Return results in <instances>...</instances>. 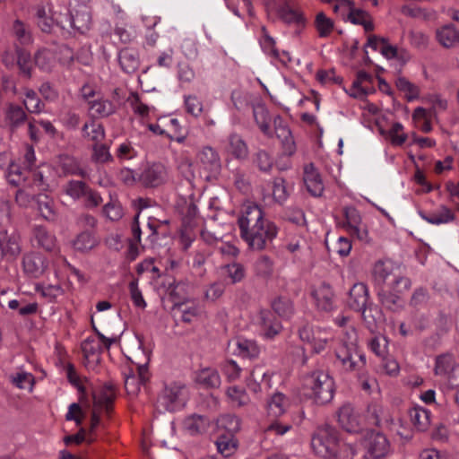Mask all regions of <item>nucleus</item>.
I'll use <instances>...</instances> for the list:
<instances>
[{
  "label": "nucleus",
  "mask_w": 459,
  "mask_h": 459,
  "mask_svg": "<svg viewBox=\"0 0 459 459\" xmlns=\"http://www.w3.org/2000/svg\"><path fill=\"white\" fill-rule=\"evenodd\" d=\"M241 238L253 251L265 249L276 238L278 228L264 219V212L257 205H248L238 220Z\"/></svg>",
  "instance_id": "nucleus-1"
},
{
  "label": "nucleus",
  "mask_w": 459,
  "mask_h": 459,
  "mask_svg": "<svg viewBox=\"0 0 459 459\" xmlns=\"http://www.w3.org/2000/svg\"><path fill=\"white\" fill-rule=\"evenodd\" d=\"M335 364L345 372L359 371L366 365V357L359 350L358 335L353 327L346 330L335 348Z\"/></svg>",
  "instance_id": "nucleus-2"
},
{
  "label": "nucleus",
  "mask_w": 459,
  "mask_h": 459,
  "mask_svg": "<svg viewBox=\"0 0 459 459\" xmlns=\"http://www.w3.org/2000/svg\"><path fill=\"white\" fill-rule=\"evenodd\" d=\"M303 386L309 391L308 395L317 404H325L333 398L334 381L324 370L317 369L307 374L303 379Z\"/></svg>",
  "instance_id": "nucleus-3"
},
{
  "label": "nucleus",
  "mask_w": 459,
  "mask_h": 459,
  "mask_svg": "<svg viewBox=\"0 0 459 459\" xmlns=\"http://www.w3.org/2000/svg\"><path fill=\"white\" fill-rule=\"evenodd\" d=\"M341 444L338 430L327 424L317 427L311 438L314 453L325 459L336 458L340 454Z\"/></svg>",
  "instance_id": "nucleus-4"
},
{
  "label": "nucleus",
  "mask_w": 459,
  "mask_h": 459,
  "mask_svg": "<svg viewBox=\"0 0 459 459\" xmlns=\"http://www.w3.org/2000/svg\"><path fill=\"white\" fill-rule=\"evenodd\" d=\"M372 276L378 288L385 284L394 285V288L403 286V289H411V280L403 275L400 265L391 260H378L375 263L372 270Z\"/></svg>",
  "instance_id": "nucleus-5"
},
{
  "label": "nucleus",
  "mask_w": 459,
  "mask_h": 459,
  "mask_svg": "<svg viewBox=\"0 0 459 459\" xmlns=\"http://www.w3.org/2000/svg\"><path fill=\"white\" fill-rule=\"evenodd\" d=\"M410 289H403V286L394 288L389 285L387 289L379 288L377 290V298L380 304L387 310L392 312H399L404 307V300L403 295Z\"/></svg>",
  "instance_id": "nucleus-6"
},
{
  "label": "nucleus",
  "mask_w": 459,
  "mask_h": 459,
  "mask_svg": "<svg viewBox=\"0 0 459 459\" xmlns=\"http://www.w3.org/2000/svg\"><path fill=\"white\" fill-rule=\"evenodd\" d=\"M22 265L24 274L31 279H39L48 268V260L38 251H30L22 256Z\"/></svg>",
  "instance_id": "nucleus-7"
},
{
  "label": "nucleus",
  "mask_w": 459,
  "mask_h": 459,
  "mask_svg": "<svg viewBox=\"0 0 459 459\" xmlns=\"http://www.w3.org/2000/svg\"><path fill=\"white\" fill-rule=\"evenodd\" d=\"M57 26L62 29L71 27L80 33L88 31L91 25V15L85 7L76 10L75 13H67L64 20H56Z\"/></svg>",
  "instance_id": "nucleus-8"
},
{
  "label": "nucleus",
  "mask_w": 459,
  "mask_h": 459,
  "mask_svg": "<svg viewBox=\"0 0 459 459\" xmlns=\"http://www.w3.org/2000/svg\"><path fill=\"white\" fill-rule=\"evenodd\" d=\"M168 179L167 168L160 162L147 165L139 176V181L146 187H156Z\"/></svg>",
  "instance_id": "nucleus-9"
},
{
  "label": "nucleus",
  "mask_w": 459,
  "mask_h": 459,
  "mask_svg": "<svg viewBox=\"0 0 459 459\" xmlns=\"http://www.w3.org/2000/svg\"><path fill=\"white\" fill-rule=\"evenodd\" d=\"M0 252L4 258L16 259L22 252L20 235L15 231L0 230Z\"/></svg>",
  "instance_id": "nucleus-10"
},
{
  "label": "nucleus",
  "mask_w": 459,
  "mask_h": 459,
  "mask_svg": "<svg viewBox=\"0 0 459 459\" xmlns=\"http://www.w3.org/2000/svg\"><path fill=\"white\" fill-rule=\"evenodd\" d=\"M343 215L345 217L343 228L352 235H355L359 240L366 241L368 236V230L362 224L359 211L353 206H346L343 208Z\"/></svg>",
  "instance_id": "nucleus-11"
},
{
  "label": "nucleus",
  "mask_w": 459,
  "mask_h": 459,
  "mask_svg": "<svg viewBox=\"0 0 459 459\" xmlns=\"http://www.w3.org/2000/svg\"><path fill=\"white\" fill-rule=\"evenodd\" d=\"M197 159L202 169L208 173L207 178H215L220 173L221 169V158L211 146L203 147L197 153Z\"/></svg>",
  "instance_id": "nucleus-12"
},
{
  "label": "nucleus",
  "mask_w": 459,
  "mask_h": 459,
  "mask_svg": "<svg viewBox=\"0 0 459 459\" xmlns=\"http://www.w3.org/2000/svg\"><path fill=\"white\" fill-rule=\"evenodd\" d=\"M273 124L275 134L281 143L283 154L292 156L296 152L297 147L290 129L283 123L279 115L273 118Z\"/></svg>",
  "instance_id": "nucleus-13"
},
{
  "label": "nucleus",
  "mask_w": 459,
  "mask_h": 459,
  "mask_svg": "<svg viewBox=\"0 0 459 459\" xmlns=\"http://www.w3.org/2000/svg\"><path fill=\"white\" fill-rule=\"evenodd\" d=\"M273 124L275 134L281 143L283 154L292 156L296 152L297 147L290 129L283 123L279 115L273 118Z\"/></svg>",
  "instance_id": "nucleus-14"
},
{
  "label": "nucleus",
  "mask_w": 459,
  "mask_h": 459,
  "mask_svg": "<svg viewBox=\"0 0 459 459\" xmlns=\"http://www.w3.org/2000/svg\"><path fill=\"white\" fill-rule=\"evenodd\" d=\"M340 426L347 432H359L360 427V416L355 408L350 404H343L337 411Z\"/></svg>",
  "instance_id": "nucleus-15"
},
{
  "label": "nucleus",
  "mask_w": 459,
  "mask_h": 459,
  "mask_svg": "<svg viewBox=\"0 0 459 459\" xmlns=\"http://www.w3.org/2000/svg\"><path fill=\"white\" fill-rule=\"evenodd\" d=\"M367 455L373 459H382L391 451L387 437L382 433L372 434L366 442Z\"/></svg>",
  "instance_id": "nucleus-16"
},
{
  "label": "nucleus",
  "mask_w": 459,
  "mask_h": 459,
  "mask_svg": "<svg viewBox=\"0 0 459 459\" xmlns=\"http://www.w3.org/2000/svg\"><path fill=\"white\" fill-rule=\"evenodd\" d=\"M312 297L319 310L330 312L334 307V293L330 284L321 282L312 290Z\"/></svg>",
  "instance_id": "nucleus-17"
},
{
  "label": "nucleus",
  "mask_w": 459,
  "mask_h": 459,
  "mask_svg": "<svg viewBox=\"0 0 459 459\" xmlns=\"http://www.w3.org/2000/svg\"><path fill=\"white\" fill-rule=\"evenodd\" d=\"M137 374L131 369L125 375V389L128 395L136 396L140 391L141 385H144L149 379L148 368L146 365H137Z\"/></svg>",
  "instance_id": "nucleus-18"
},
{
  "label": "nucleus",
  "mask_w": 459,
  "mask_h": 459,
  "mask_svg": "<svg viewBox=\"0 0 459 459\" xmlns=\"http://www.w3.org/2000/svg\"><path fill=\"white\" fill-rule=\"evenodd\" d=\"M31 243L47 252H52L56 247V238L44 226H34L31 230Z\"/></svg>",
  "instance_id": "nucleus-19"
},
{
  "label": "nucleus",
  "mask_w": 459,
  "mask_h": 459,
  "mask_svg": "<svg viewBox=\"0 0 459 459\" xmlns=\"http://www.w3.org/2000/svg\"><path fill=\"white\" fill-rule=\"evenodd\" d=\"M368 297L367 285L362 282L355 283L350 290L348 305L351 309L364 313Z\"/></svg>",
  "instance_id": "nucleus-20"
},
{
  "label": "nucleus",
  "mask_w": 459,
  "mask_h": 459,
  "mask_svg": "<svg viewBox=\"0 0 459 459\" xmlns=\"http://www.w3.org/2000/svg\"><path fill=\"white\" fill-rule=\"evenodd\" d=\"M304 183L307 191L313 196H321L324 192V183L321 175L315 166L310 163L304 168Z\"/></svg>",
  "instance_id": "nucleus-21"
},
{
  "label": "nucleus",
  "mask_w": 459,
  "mask_h": 459,
  "mask_svg": "<svg viewBox=\"0 0 459 459\" xmlns=\"http://www.w3.org/2000/svg\"><path fill=\"white\" fill-rule=\"evenodd\" d=\"M88 108L91 115L98 118L108 117L117 110V106L112 100L102 96H98L93 100H89Z\"/></svg>",
  "instance_id": "nucleus-22"
},
{
  "label": "nucleus",
  "mask_w": 459,
  "mask_h": 459,
  "mask_svg": "<svg viewBox=\"0 0 459 459\" xmlns=\"http://www.w3.org/2000/svg\"><path fill=\"white\" fill-rule=\"evenodd\" d=\"M28 120L26 111L18 104L9 103L4 111V121L12 132L22 126Z\"/></svg>",
  "instance_id": "nucleus-23"
},
{
  "label": "nucleus",
  "mask_w": 459,
  "mask_h": 459,
  "mask_svg": "<svg viewBox=\"0 0 459 459\" xmlns=\"http://www.w3.org/2000/svg\"><path fill=\"white\" fill-rule=\"evenodd\" d=\"M183 385L178 383H171L166 385L161 394L159 396V403L166 411H175L178 405L179 397Z\"/></svg>",
  "instance_id": "nucleus-24"
},
{
  "label": "nucleus",
  "mask_w": 459,
  "mask_h": 459,
  "mask_svg": "<svg viewBox=\"0 0 459 459\" xmlns=\"http://www.w3.org/2000/svg\"><path fill=\"white\" fill-rule=\"evenodd\" d=\"M277 14L284 23L294 24L298 28H303L306 24L303 13L299 9L290 6L287 1L278 7Z\"/></svg>",
  "instance_id": "nucleus-25"
},
{
  "label": "nucleus",
  "mask_w": 459,
  "mask_h": 459,
  "mask_svg": "<svg viewBox=\"0 0 459 459\" xmlns=\"http://www.w3.org/2000/svg\"><path fill=\"white\" fill-rule=\"evenodd\" d=\"M92 396L94 407L105 409L106 412L108 414L112 410V403L116 398L115 386L111 383H107L98 393L94 392Z\"/></svg>",
  "instance_id": "nucleus-26"
},
{
  "label": "nucleus",
  "mask_w": 459,
  "mask_h": 459,
  "mask_svg": "<svg viewBox=\"0 0 459 459\" xmlns=\"http://www.w3.org/2000/svg\"><path fill=\"white\" fill-rule=\"evenodd\" d=\"M118 62L121 69L128 74L135 73L141 64L138 51L132 48H124L119 51Z\"/></svg>",
  "instance_id": "nucleus-27"
},
{
  "label": "nucleus",
  "mask_w": 459,
  "mask_h": 459,
  "mask_svg": "<svg viewBox=\"0 0 459 459\" xmlns=\"http://www.w3.org/2000/svg\"><path fill=\"white\" fill-rule=\"evenodd\" d=\"M289 406V398L282 393L277 392L267 401V415L273 419H277L287 411Z\"/></svg>",
  "instance_id": "nucleus-28"
},
{
  "label": "nucleus",
  "mask_w": 459,
  "mask_h": 459,
  "mask_svg": "<svg viewBox=\"0 0 459 459\" xmlns=\"http://www.w3.org/2000/svg\"><path fill=\"white\" fill-rule=\"evenodd\" d=\"M259 321L266 338L272 339L282 329L281 323L275 318L273 314L267 309L259 312Z\"/></svg>",
  "instance_id": "nucleus-29"
},
{
  "label": "nucleus",
  "mask_w": 459,
  "mask_h": 459,
  "mask_svg": "<svg viewBox=\"0 0 459 459\" xmlns=\"http://www.w3.org/2000/svg\"><path fill=\"white\" fill-rule=\"evenodd\" d=\"M247 386L254 394L262 393L264 388L271 387L270 376L266 372H263L260 368H255L247 379Z\"/></svg>",
  "instance_id": "nucleus-30"
},
{
  "label": "nucleus",
  "mask_w": 459,
  "mask_h": 459,
  "mask_svg": "<svg viewBox=\"0 0 459 459\" xmlns=\"http://www.w3.org/2000/svg\"><path fill=\"white\" fill-rule=\"evenodd\" d=\"M459 371L455 357L450 352H446L436 357L434 373L437 376H446L449 373Z\"/></svg>",
  "instance_id": "nucleus-31"
},
{
  "label": "nucleus",
  "mask_w": 459,
  "mask_h": 459,
  "mask_svg": "<svg viewBox=\"0 0 459 459\" xmlns=\"http://www.w3.org/2000/svg\"><path fill=\"white\" fill-rule=\"evenodd\" d=\"M56 59L55 52L46 48L37 50L33 56L35 66L46 73H50L54 69Z\"/></svg>",
  "instance_id": "nucleus-32"
},
{
  "label": "nucleus",
  "mask_w": 459,
  "mask_h": 459,
  "mask_svg": "<svg viewBox=\"0 0 459 459\" xmlns=\"http://www.w3.org/2000/svg\"><path fill=\"white\" fill-rule=\"evenodd\" d=\"M409 416L412 425L418 431H426L430 426L431 413L423 407L415 406L410 409Z\"/></svg>",
  "instance_id": "nucleus-33"
},
{
  "label": "nucleus",
  "mask_w": 459,
  "mask_h": 459,
  "mask_svg": "<svg viewBox=\"0 0 459 459\" xmlns=\"http://www.w3.org/2000/svg\"><path fill=\"white\" fill-rule=\"evenodd\" d=\"M420 217L430 224L440 225L446 224L455 221V216L451 209L446 205H440L438 209L431 214L420 212Z\"/></svg>",
  "instance_id": "nucleus-34"
},
{
  "label": "nucleus",
  "mask_w": 459,
  "mask_h": 459,
  "mask_svg": "<svg viewBox=\"0 0 459 459\" xmlns=\"http://www.w3.org/2000/svg\"><path fill=\"white\" fill-rule=\"evenodd\" d=\"M38 211L40 216L48 221L54 222L57 220L58 214L55 202L48 195H38L36 197Z\"/></svg>",
  "instance_id": "nucleus-35"
},
{
  "label": "nucleus",
  "mask_w": 459,
  "mask_h": 459,
  "mask_svg": "<svg viewBox=\"0 0 459 459\" xmlns=\"http://www.w3.org/2000/svg\"><path fill=\"white\" fill-rule=\"evenodd\" d=\"M59 168L65 176L73 175L86 178L87 171L80 166L78 160L69 155H62L59 157Z\"/></svg>",
  "instance_id": "nucleus-36"
},
{
  "label": "nucleus",
  "mask_w": 459,
  "mask_h": 459,
  "mask_svg": "<svg viewBox=\"0 0 459 459\" xmlns=\"http://www.w3.org/2000/svg\"><path fill=\"white\" fill-rule=\"evenodd\" d=\"M188 290L189 285L183 281L171 284L169 287V295L174 302L173 309H181L182 305L188 300Z\"/></svg>",
  "instance_id": "nucleus-37"
},
{
  "label": "nucleus",
  "mask_w": 459,
  "mask_h": 459,
  "mask_svg": "<svg viewBox=\"0 0 459 459\" xmlns=\"http://www.w3.org/2000/svg\"><path fill=\"white\" fill-rule=\"evenodd\" d=\"M215 445L218 452L224 457L232 455L238 448V439L232 434L218 433Z\"/></svg>",
  "instance_id": "nucleus-38"
},
{
  "label": "nucleus",
  "mask_w": 459,
  "mask_h": 459,
  "mask_svg": "<svg viewBox=\"0 0 459 459\" xmlns=\"http://www.w3.org/2000/svg\"><path fill=\"white\" fill-rule=\"evenodd\" d=\"M16 58V66L19 69V75L27 80L31 79L34 62L32 61L30 53L20 47Z\"/></svg>",
  "instance_id": "nucleus-39"
},
{
  "label": "nucleus",
  "mask_w": 459,
  "mask_h": 459,
  "mask_svg": "<svg viewBox=\"0 0 459 459\" xmlns=\"http://www.w3.org/2000/svg\"><path fill=\"white\" fill-rule=\"evenodd\" d=\"M437 41L445 48L459 44V30L452 24L443 26L436 32Z\"/></svg>",
  "instance_id": "nucleus-40"
},
{
  "label": "nucleus",
  "mask_w": 459,
  "mask_h": 459,
  "mask_svg": "<svg viewBox=\"0 0 459 459\" xmlns=\"http://www.w3.org/2000/svg\"><path fill=\"white\" fill-rule=\"evenodd\" d=\"M29 172L26 168H22L19 163L12 160L8 164L5 176L11 185L18 186L27 179Z\"/></svg>",
  "instance_id": "nucleus-41"
},
{
  "label": "nucleus",
  "mask_w": 459,
  "mask_h": 459,
  "mask_svg": "<svg viewBox=\"0 0 459 459\" xmlns=\"http://www.w3.org/2000/svg\"><path fill=\"white\" fill-rule=\"evenodd\" d=\"M208 426V419L197 414L187 417L184 421L185 429L192 436L204 432Z\"/></svg>",
  "instance_id": "nucleus-42"
},
{
  "label": "nucleus",
  "mask_w": 459,
  "mask_h": 459,
  "mask_svg": "<svg viewBox=\"0 0 459 459\" xmlns=\"http://www.w3.org/2000/svg\"><path fill=\"white\" fill-rule=\"evenodd\" d=\"M271 307L274 313L281 318H290L295 311L292 300L282 296L275 298L271 302Z\"/></svg>",
  "instance_id": "nucleus-43"
},
{
  "label": "nucleus",
  "mask_w": 459,
  "mask_h": 459,
  "mask_svg": "<svg viewBox=\"0 0 459 459\" xmlns=\"http://www.w3.org/2000/svg\"><path fill=\"white\" fill-rule=\"evenodd\" d=\"M229 151L238 160H245L248 156V147L246 142L237 134H231L229 136Z\"/></svg>",
  "instance_id": "nucleus-44"
},
{
  "label": "nucleus",
  "mask_w": 459,
  "mask_h": 459,
  "mask_svg": "<svg viewBox=\"0 0 459 459\" xmlns=\"http://www.w3.org/2000/svg\"><path fill=\"white\" fill-rule=\"evenodd\" d=\"M253 115L255 123L259 126L260 130L267 136H271L272 133L270 130L271 117L268 109L264 105L259 104L253 108Z\"/></svg>",
  "instance_id": "nucleus-45"
},
{
  "label": "nucleus",
  "mask_w": 459,
  "mask_h": 459,
  "mask_svg": "<svg viewBox=\"0 0 459 459\" xmlns=\"http://www.w3.org/2000/svg\"><path fill=\"white\" fill-rule=\"evenodd\" d=\"M37 24L41 31L45 33H51L54 26L57 25L56 20H63L62 18H53L48 15L45 6L38 5L36 7Z\"/></svg>",
  "instance_id": "nucleus-46"
},
{
  "label": "nucleus",
  "mask_w": 459,
  "mask_h": 459,
  "mask_svg": "<svg viewBox=\"0 0 459 459\" xmlns=\"http://www.w3.org/2000/svg\"><path fill=\"white\" fill-rule=\"evenodd\" d=\"M274 263L268 255H261L254 264V271L257 277L270 279L273 274Z\"/></svg>",
  "instance_id": "nucleus-47"
},
{
  "label": "nucleus",
  "mask_w": 459,
  "mask_h": 459,
  "mask_svg": "<svg viewBox=\"0 0 459 459\" xmlns=\"http://www.w3.org/2000/svg\"><path fill=\"white\" fill-rule=\"evenodd\" d=\"M218 433L232 434L235 436L240 429V420L235 415H222L218 420Z\"/></svg>",
  "instance_id": "nucleus-48"
},
{
  "label": "nucleus",
  "mask_w": 459,
  "mask_h": 459,
  "mask_svg": "<svg viewBox=\"0 0 459 459\" xmlns=\"http://www.w3.org/2000/svg\"><path fill=\"white\" fill-rule=\"evenodd\" d=\"M226 394L230 403L236 407H243L250 403V398L242 387L233 385L228 387Z\"/></svg>",
  "instance_id": "nucleus-49"
},
{
  "label": "nucleus",
  "mask_w": 459,
  "mask_h": 459,
  "mask_svg": "<svg viewBox=\"0 0 459 459\" xmlns=\"http://www.w3.org/2000/svg\"><path fill=\"white\" fill-rule=\"evenodd\" d=\"M82 136L96 143L101 142L105 137V130L101 124L91 121L85 123L82 126Z\"/></svg>",
  "instance_id": "nucleus-50"
},
{
  "label": "nucleus",
  "mask_w": 459,
  "mask_h": 459,
  "mask_svg": "<svg viewBox=\"0 0 459 459\" xmlns=\"http://www.w3.org/2000/svg\"><path fill=\"white\" fill-rule=\"evenodd\" d=\"M252 162L260 171L268 173L272 170L274 160L268 152L258 150L253 154Z\"/></svg>",
  "instance_id": "nucleus-51"
},
{
  "label": "nucleus",
  "mask_w": 459,
  "mask_h": 459,
  "mask_svg": "<svg viewBox=\"0 0 459 459\" xmlns=\"http://www.w3.org/2000/svg\"><path fill=\"white\" fill-rule=\"evenodd\" d=\"M236 352L243 358L255 359L259 356L260 348L255 342L243 339L238 341Z\"/></svg>",
  "instance_id": "nucleus-52"
},
{
  "label": "nucleus",
  "mask_w": 459,
  "mask_h": 459,
  "mask_svg": "<svg viewBox=\"0 0 459 459\" xmlns=\"http://www.w3.org/2000/svg\"><path fill=\"white\" fill-rule=\"evenodd\" d=\"M105 350L104 346L100 343L94 337H88L82 342V351L86 359H96L99 360V356Z\"/></svg>",
  "instance_id": "nucleus-53"
},
{
  "label": "nucleus",
  "mask_w": 459,
  "mask_h": 459,
  "mask_svg": "<svg viewBox=\"0 0 459 459\" xmlns=\"http://www.w3.org/2000/svg\"><path fill=\"white\" fill-rule=\"evenodd\" d=\"M314 24L320 38L328 37L334 28L333 21L328 18L323 12L316 14Z\"/></svg>",
  "instance_id": "nucleus-54"
},
{
  "label": "nucleus",
  "mask_w": 459,
  "mask_h": 459,
  "mask_svg": "<svg viewBox=\"0 0 459 459\" xmlns=\"http://www.w3.org/2000/svg\"><path fill=\"white\" fill-rule=\"evenodd\" d=\"M196 380L199 384L210 388L218 387L221 384L219 373L212 368L202 369L198 373Z\"/></svg>",
  "instance_id": "nucleus-55"
},
{
  "label": "nucleus",
  "mask_w": 459,
  "mask_h": 459,
  "mask_svg": "<svg viewBox=\"0 0 459 459\" xmlns=\"http://www.w3.org/2000/svg\"><path fill=\"white\" fill-rule=\"evenodd\" d=\"M89 185L82 180H69L64 186V192L74 200H80L85 194Z\"/></svg>",
  "instance_id": "nucleus-56"
},
{
  "label": "nucleus",
  "mask_w": 459,
  "mask_h": 459,
  "mask_svg": "<svg viewBox=\"0 0 459 459\" xmlns=\"http://www.w3.org/2000/svg\"><path fill=\"white\" fill-rule=\"evenodd\" d=\"M97 245V240L91 232L84 230L81 232L74 241L75 249L81 252H87Z\"/></svg>",
  "instance_id": "nucleus-57"
},
{
  "label": "nucleus",
  "mask_w": 459,
  "mask_h": 459,
  "mask_svg": "<svg viewBox=\"0 0 459 459\" xmlns=\"http://www.w3.org/2000/svg\"><path fill=\"white\" fill-rule=\"evenodd\" d=\"M25 97L26 100L23 101V105L28 112L32 114H39L42 112L44 109V103L38 97L34 90H26Z\"/></svg>",
  "instance_id": "nucleus-58"
},
{
  "label": "nucleus",
  "mask_w": 459,
  "mask_h": 459,
  "mask_svg": "<svg viewBox=\"0 0 459 459\" xmlns=\"http://www.w3.org/2000/svg\"><path fill=\"white\" fill-rule=\"evenodd\" d=\"M103 215L110 221H119L123 215L124 211L121 204L117 199H110L102 208Z\"/></svg>",
  "instance_id": "nucleus-59"
},
{
  "label": "nucleus",
  "mask_w": 459,
  "mask_h": 459,
  "mask_svg": "<svg viewBox=\"0 0 459 459\" xmlns=\"http://www.w3.org/2000/svg\"><path fill=\"white\" fill-rule=\"evenodd\" d=\"M13 385L20 389L31 391L35 383L34 377L30 373L24 371L18 372L10 377Z\"/></svg>",
  "instance_id": "nucleus-60"
},
{
  "label": "nucleus",
  "mask_w": 459,
  "mask_h": 459,
  "mask_svg": "<svg viewBox=\"0 0 459 459\" xmlns=\"http://www.w3.org/2000/svg\"><path fill=\"white\" fill-rule=\"evenodd\" d=\"M144 233L147 235L146 241L152 248L157 246H160L158 242L160 236H167L166 232H161L160 230V227L155 223V221H149L147 223V226L144 229Z\"/></svg>",
  "instance_id": "nucleus-61"
},
{
  "label": "nucleus",
  "mask_w": 459,
  "mask_h": 459,
  "mask_svg": "<svg viewBox=\"0 0 459 459\" xmlns=\"http://www.w3.org/2000/svg\"><path fill=\"white\" fill-rule=\"evenodd\" d=\"M289 194L286 181L283 178H275L273 182V197L275 202L282 204L288 198Z\"/></svg>",
  "instance_id": "nucleus-62"
},
{
  "label": "nucleus",
  "mask_w": 459,
  "mask_h": 459,
  "mask_svg": "<svg viewBox=\"0 0 459 459\" xmlns=\"http://www.w3.org/2000/svg\"><path fill=\"white\" fill-rule=\"evenodd\" d=\"M13 32L22 45L31 42V35L27 26L20 20H15L13 25Z\"/></svg>",
  "instance_id": "nucleus-63"
},
{
  "label": "nucleus",
  "mask_w": 459,
  "mask_h": 459,
  "mask_svg": "<svg viewBox=\"0 0 459 459\" xmlns=\"http://www.w3.org/2000/svg\"><path fill=\"white\" fill-rule=\"evenodd\" d=\"M82 199L83 200L84 207L90 210L96 209L103 202L100 194L92 189L90 186Z\"/></svg>",
  "instance_id": "nucleus-64"
}]
</instances>
